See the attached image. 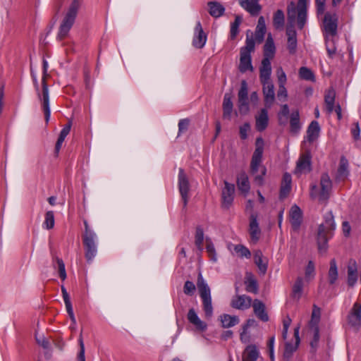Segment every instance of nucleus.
<instances>
[{
  "label": "nucleus",
  "mask_w": 361,
  "mask_h": 361,
  "mask_svg": "<svg viewBox=\"0 0 361 361\" xmlns=\"http://www.w3.org/2000/svg\"><path fill=\"white\" fill-rule=\"evenodd\" d=\"M336 225L331 211L324 216V222L318 227L317 243L319 252H326L328 248V241L334 235Z\"/></svg>",
  "instance_id": "1"
},
{
  "label": "nucleus",
  "mask_w": 361,
  "mask_h": 361,
  "mask_svg": "<svg viewBox=\"0 0 361 361\" xmlns=\"http://www.w3.org/2000/svg\"><path fill=\"white\" fill-rule=\"evenodd\" d=\"M255 149L252 154L250 171L255 176V182L262 185L263 183V176L266 174V168L261 166L262 154L264 151V140L262 137H257L255 142Z\"/></svg>",
  "instance_id": "2"
},
{
  "label": "nucleus",
  "mask_w": 361,
  "mask_h": 361,
  "mask_svg": "<svg viewBox=\"0 0 361 361\" xmlns=\"http://www.w3.org/2000/svg\"><path fill=\"white\" fill-rule=\"evenodd\" d=\"M85 230L82 233V243L85 257L88 262H92L97 253V236L90 228L87 220H83Z\"/></svg>",
  "instance_id": "3"
},
{
  "label": "nucleus",
  "mask_w": 361,
  "mask_h": 361,
  "mask_svg": "<svg viewBox=\"0 0 361 361\" xmlns=\"http://www.w3.org/2000/svg\"><path fill=\"white\" fill-rule=\"evenodd\" d=\"M80 7V1L73 0L60 24L57 35V39L59 40H63L68 36L75 23Z\"/></svg>",
  "instance_id": "4"
},
{
  "label": "nucleus",
  "mask_w": 361,
  "mask_h": 361,
  "mask_svg": "<svg viewBox=\"0 0 361 361\" xmlns=\"http://www.w3.org/2000/svg\"><path fill=\"white\" fill-rule=\"evenodd\" d=\"M307 0H298L297 6L291 1L287 8L288 20L294 23L297 20L298 27L302 30L307 21Z\"/></svg>",
  "instance_id": "5"
},
{
  "label": "nucleus",
  "mask_w": 361,
  "mask_h": 361,
  "mask_svg": "<svg viewBox=\"0 0 361 361\" xmlns=\"http://www.w3.org/2000/svg\"><path fill=\"white\" fill-rule=\"evenodd\" d=\"M197 286L202 301V309L204 312L205 317L210 318L213 315L211 290L201 273H199L197 276Z\"/></svg>",
  "instance_id": "6"
},
{
  "label": "nucleus",
  "mask_w": 361,
  "mask_h": 361,
  "mask_svg": "<svg viewBox=\"0 0 361 361\" xmlns=\"http://www.w3.org/2000/svg\"><path fill=\"white\" fill-rule=\"evenodd\" d=\"M271 71H259V79L262 85V92L265 106L270 108L275 100L274 86L271 81Z\"/></svg>",
  "instance_id": "7"
},
{
  "label": "nucleus",
  "mask_w": 361,
  "mask_h": 361,
  "mask_svg": "<svg viewBox=\"0 0 361 361\" xmlns=\"http://www.w3.org/2000/svg\"><path fill=\"white\" fill-rule=\"evenodd\" d=\"M255 45V39L247 37L245 46L240 49L239 70L242 73L253 70L250 54L254 51Z\"/></svg>",
  "instance_id": "8"
},
{
  "label": "nucleus",
  "mask_w": 361,
  "mask_h": 361,
  "mask_svg": "<svg viewBox=\"0 0 361 361\" xmlns=\"http://www.w3.org/2000/svg\"><path fill=\"white\" fill-rule=\"evenodd\" d=\"M276 52V47L274 39L269 34L264 46V58L262 61L259 71H271V60L274 58Z\"/></svg>",
  "instance_id": "9"
},
{
  "label": "nucleus",
  "mask_w": 361,
  "mask_h": 361,
  "mask_svg": "<svg viewBox=\"0 0 361 361\" xmlns=\"http://www.w3.org/2000/svg\"><path fill=\"white\" fill-rule=\"evenodd\" d=\"M48 68V63L43 60V77L42 79V92H43V111L44 114L45 121L47 123L50 118L51 111L49 106V96L48 85L46 82V75Z\"/></svg>",
  "instance_id": "10"
},
{
  "label": "nucleus",
  "mask_w": 361,
  "mask_h": 361,
  "mask_svg": "<svg viewBox=\"0 0 361 361\" xmlns=\"http://www.w3.org/2000/svg\"><path fill=\"white\" fill-rule=\"evenodd\" d=\"M238 109L241 115H245L250 111L248 87L245 80H242L240 88L238 93Z\"/></svg>",
  "instance_id": "11"
},
{
  "label": "nucleus",
  "mask_w": 361,
  "mask_h": 361,
  "mask_svg": "<svg viewBox=\"0 0 361 361\" xmlns=\"http://www.w3.org/2000/svg\"><path fill=\"white\" fill-rule=\"evenodd\" d=\"M338 18L336 14L326 13L324 18V37H334L337 34Z\"/></svg>",
  "instance_id": "12"
},
{
  "label": "nucleus",
  "mask_w": 361,
  "mask_h": 361,
  "mask_svg": "<svg viewBox=\"0 0 361 361\" xmlns=\"http://www.w3.org/2000/svg\"><path fill=\"white\" fill-rule=\"evenodd\" d=\"M347 321L351 327L358 329L361 326V303L355 302L350 309Z\"/></svg>",
  "instance_id": "13"
},
{
  "label": "nucleus",
  "mask_w": 361,
  "mask_h": 361,
  "mask_svg": "<svg viewBox=\"0 0 361 361\" xmlns=\"http://www.w3.org/2000/svg\"><path fill=\"white\" fill-rule=\"evenodd\" d=\"M178 188L183 202V207H185L188 202V192L190 190V185L188 179L183 169H179Z\"/></svg>",
  "instance_id": "14"
},
{
  "label": "nucleus",
  "mask_w": 361,
  "mask_h": 361,
  "mask_svg": "<svg viewBox=\"0 0 361 361\" xmlns=\"http://www.w3.org/2000/svg\"><path fill=\"white\" fill-rule=\"evenodd\" d=\"M235 185L224 181V188L221 192V204L224 208L228 209L233 204L234 199Z\"/></svg>",
  "instance_id": "15"
},
{
  "label": "nucleus",
  "mask_w": 361,
  "mask_h": 361,
  "mask_svg": "<svg viewBox=\"0 0 361 361\" xmlns=\"http://www.w3.org/2000/svg\"><path fill=\"white\" fill-rule=\"evenodd\" d=\"M321 190L318 195L319 201H327L332 188V183L328 173H322L320 179Z\"/></svg>",
  "instance_id": "16"
},
{
  "label": "nucleus",
  "mask_w": 361,
  "mask_h": 361,
  "mask_svg": "<svg viewBox=\"0 0 361 361\" xmlns=\"http://www.w3.org/2000/svg\"><path fill=\"white\" fill-rule=\"evenodd\" d=\"M207 38V35L202 29L201 23L200 21L197 22L194 31L192 45L197 49H202L205 45Z\"/></svg>",
  "instance_id": "17"
},
{
  "label": "nucleus",
  "mask_w": 361,
  "mask_h": 361,
  "mask_svg": "<svg viewBox=\"0 0 361 361\" xmlns=\"http://www.w3.org/2000/svg\"><path fill=\"white\" fill-rule=\"evenodd\" d=\"M299 331L300 326H297L294 329V337L295 339V344H292L289 342H287L285 345V350L283 352V359L286 361H290V358L293 353L297 350L299 343L300 342V336H299Z\"/></svg>",
  "instance_id": "18"
},
{
  "label": "nucleus",
  "mask_w": 361,
  "mask_h": 361,
  "mask_svg": "<svg viewBox=\"0 0 361 361\" xmlns=\"http://www.w3.org/2000/svg\"><path fill=\"white\" fill-rule=\"evenodd\" d=\"M252 305V298L250 296L242 295L234 296L231 300V306L235 309L244 310Z\"/></svg>",
  "instance_id": "19"
},
{
  "label": "nucleus",
  "mask_w": 361,
  "mask_h": 361,
  "mask_svg": "<svg viewBox=\"0 0 361 361\" xmlns=\"http://www.w3.org/2000/svg\"><path fill=\"white\" fill-rule=\"evenodd\" d=\"M311 171V156L310 153H305L302 154L296 165V173H308Z\"/></svg>",
  "instance_id": "20"
},
{
  "label": "nucleus",
  "mask_w": 361,
  "mask_h": 361,
  "mask_svg": "<svg viewBox=\"0 0 361 361\" xmlns=\"http://www.w3.org/2000/svg\"><path fill=\"white\" fill-rule=\"evenodd\" d=\"M251 306H252L254 313L259 319L264 322L269 321V315L266 311L265 305L263 302L258 299H255Z\"/></svg>",
  "instance_id": "21"
},
{
  "label": "nucleus",
  "mask_w": 361,
  "mask_h": 361,
  "mask_svg": "<svg viewBox=\"0 0 361 361\" xmlns=\"http://www.w3.org/2000/svg\"><path fill=\"white\" fill-rule=\"evenodd\" d=\"M290 222L294 231H298L302 222V211L297 205H293L290 210Z\"/></svg>",
  "instance_id": "22"
},
{
  "label": "nucleus",
  "mask_w": 361,
  "mask_h": 361,
  "mask_svg": "<svg viewBox=\"0 0 361 361\" xmlns=\"http://www.w3.org/2000/svg\"><path fill=\"white\" fill-rule=\"evenodd\" d=\"M347 283L350 287H353L357 281V264L355 259H350L347 267Z\"/></svg>",
  "instance_id": "23"
},
{
  "label": "nucleus",
  "mask_w": 361,
  "mask_h": 361,
  "mask_svg": "<svg viewBox=\"0 0 361 361\" xmlns=\"http://www.w3.org/2000/svg\"><path fill=\"white\" fill-rule=\"evenodd\" d=\"M240 6L252 16H257L262 7L259 0H239Z\"/></svg>",
  "instance_id": "24"
},
{
  "label": "nucleus",
  "mask_w": 361,
  "mask_h": 361,
  "mask_svg": "<svg viewBox=\"0 0 361 361\" xmlns=\"http://www.w3.org/2000/svg\"><path fill=\"white\" fill-rule=\"evenodd\" d=\"M255 128L259 132L264 130L269 123L268 111L266 109H262L255 116Z\"/></svg>",
  "instance_id": "25"
},
{
  "label": "nucleus",
  "mask_w": 361,
  "mask_h": 361,
  "mask_svg": "<svg viewBox=\"0 0 361 361\" xmlns=\"http://www.w3.org/2000/svg\"><path fill=\"white\" fill-rule=\"evenodd\" d=\"M287 48L290 54H295L297 49V34L293 27H288L286 29Z\"/></svg>",
  "instance_id": "26"
},
{
  "label": "nucleus",
  "mask_w": 361,
  "mask_h": 361,
  "mask_svg": "<svg viewBox=\"0 0 361 361\" xmlns=\"http://www.w3.org/2000/svg\"><path fill=\"white\" fill-rule=\"evenodd\" d=\"M250 235L251 240L256 243L260 237L261 230L259 226L257 216L252 214L250 220Z\"/></svg>",
  "instance_id": "27"
},
{
  "label": "nucleus",
  "mask_w": 361,
  "mask_h": 361,
  "mask_svg": "<svg viewBox=\"0 0 361 361\" xmlns=\"http://www.w3.org/2000/svg\"><path fill=\"white\" fill-rule=\"evenodd\" d=\"M237 185L240 191L244 194L248 193L250 189L248 176L245 171H241L237 176Z\"/></svg>",
  "instance_id": "28"
},
{
  "label": "nucleus",
  "mask_w": 361,
  "mask_h": 361,
  "mask_svg": "<svg viewBox=\"0 0 361 361\" xmlns=\"http://www.w3.org/2000/svg\"><path fill=\"white\" fill-rule=\"evenodd\" d=\"M259 351L255 345H249L245 349L242 361H257Z\"/></svg>",
  "instance_id": "29"
},
{
  "label": "nucleus",
  "mask_w": 361,
  "mask_h": 361,
  "mask_svg": "<svg viewBox=\"0 0 361 361\" xmlns=\"http://www.w3.org/2000/svg\"><path fill=\"white\" fill-rule=\"evenodd\" d=\"M188 319L190 323L193 324L197 329L204 331L207 329V324L202 322L193 308L189 310L188 312Z\"/></svg>",
  "instance_id": "30"
},
{
  "label": "nucleus",
  "mask_w": 361,
  "mask_h": 361,
  "mask_svg": "<svg viewBox=\"0 0 361 361\" xmlns=\"http://www.w3.org/2000/svg\"><path fill=\"white\" fill-rule=\"evenodd\" d=\"M320 132V127L319 123L316 121H313L309 125L307 130V140L310 142H313L315 141L319 135Z\"/></svg>",
  "instance_id": "31"
},
{
  "label": "nucleus",
  "mask_w": 361,
  "mask_h": 361,
  "mask_svg": "<svg viewBox=\"0 0 361 361\" xmlns=\"http://www.w3.org/2000/svg\"><path fill=\"white\" fill-rule=\"evenodd\" d=\"M348 161L345 157H341L339 166L337 171L336 179L338 180H345L348 176Z\"/></svg>",
  "instance_id": "32"
},
{
  "label": "nucleus",
  "mask_w": 361,
  "mask_h": 361,
  "mask_svg": "<svg viewBox=\"0 0 361 361\" xmlns=\"http://www.w3.org/2000/svg\"><path fill=\"white\" fill-rule=\"evenodd\" d=\"M219 320L221 323L223 328H231L240 322L239 317L238 316H231L228 314H223L220 315Z\"/></svg>",
  "instance_id": "33"
},
{
  "label": "nucleus",
  "mask_w": 361,
  "mask_h": 361,
  "mask_svg": "<svg viewBox=\"0 0 361 361\" xmlns=\"http://www.w3.org/2000/svg\"><path fill=\"white\" fill-rule=\"evenodd\" d=\"M266 33L265 20L263 16H260L258 19L257 25L255 30V39L258 43L262 42L264 35Z\"/></svg>",
  "instance_id": "34"
},
{
  "label": "nucleus",
  "mask_w": 361,
  "mask_h": 361,
  "mask_svg": "<svg viewBox=\"0 0 361 361\" xmlns=\"http://www.w3.org/2000/svg\"><path fill=\"white\" fill-rule=\"evenodd\" d=\"M233 104L229 94H225L223 101V117L231 119Z\"/></svg>",
  "instance_id": "35"
},
{
  "label": "nucleus",
  "mask_w": 361,
  "mask_h": 361,
  "mask_svg": "<svg viewBox=\"0 0 361 361\" xmlns=\"http://www.w3.org/2000/svg\"><path fill=\"white\" fill-rule=\"evenodd\" d=\"M208 6L209 8V14L214 18H218L221 16L224 11V7L217 1H210L208 3Z\"/></svg>",
  "instance_id": "36"
},
{
  "label": "nucleus",
  "mask_w": 361,
  "mask_h": 361,
  "mask_svg": "<svg viewBox=\"0 0 361 361\" xmlns=\"http://www.w3.org/2000/svg\"><path fill=\"white\" fill-rule=\"evenodd\" d=\"M336 93L334 89H329L325 94L324 102L326 104V109L328 114L333 112L334 109Z\"/></svg>",
  "instance_id": "37"
},
{
  "label": "nucleus",
  "mask_w": 361,
  "mask_h": 361,
  "mask_svg": "<svg viewBox=\"0 0 361 361\" xmlns=\"http://www.w3.org/2000/svg\"><path fill=\"white\" fill-rule=\"evenodd\" d=\"M329 265L330 267L328 271L329 282L331 285H333L336 283L338 276V267L336 259H332L330 261Z\"/></svg>",
  "instance_id": "38"
},
{
  "label": "nucleus",
  "mask_w": 361,
  "mask_h": 361,
  "mask_svg": "<svg viewBox=\"0 0 361 361\" xmlns=\"http://www.w3.org/2000/svg\"><path fill=\"white\" fill-rule=\"evenodd\" d=\"M290 131L293 133H298L300 130V116L298 111L292 112L290 120Z\"/></svg>",
  "instance_id": "39"
},
{
  "label": "nucleus",
  "mask_w": 361,
  "mask_h": 361,
  "mask_svg": "<svg viewBox=\"0 0 361 361\" xmlns=\"http://www.w3.org/2000/svg\"><path fill=\"white\" fill-rule=\"evenodd\" d=\"M254 261L259 271L265 274L267 269V263L263 260V255L260 250H257L254 254Z\"/></svg>",
  "instance_id": "40"
},
{
  "label": "nucleus",
  "mask_w": 361,
  "mask_h": 361,
  "mask_svg": "<svg viewBox=\"0 0 361 361\" xmlns=\"http://www.w3.org/2000/svg\"><path fill=\"white\" fill-rule=\"evenodd\" d=\"M303 279L302 277H298L293 286L292 296L293 298L299 300L302 293Z\"/></svg>",
  "instance_id": "41"
},
{
  "label": "nucleus",
  "mask_w": 361,
  "mask_h": 361,
  "mask_svg": "<svg viewBox=\"0 0 361 361\" xmlns=\"http://www.w3.org/2000/svg\"><path fill=\"white\" fill-rule=\"evenodd\" d=\"M246 290L250 293H257L258 284L252 274L247 275L245 281Z\"/></svg>",
  "instance_id": "42"
},
{
  "label": "nucleus",
  "mask_w": 361,
  "mask_h": 361,
  "mask_svg": "<svg viewBox=\"0 0 361 361\" xmlns=\"http://www.w3.org/2000/svg\"><path fill=\"white\" fill-rule=\"evenodd\" d=\"M285 21V16L282 10H277L273 17V25L276 29H281L283 27Z\"/></svg>",
  "instance_id": "43"
},
{
  "label": "nucleus",
  "mask_w": 361,
  "mask_h": 361,
  "mask_svg": "<svg viewBox=\"0 0 361 361\" xmlns=\"http://www.w3.org/2000/svg\"><path fill=\"white\" fill-rule=\"evenodd\" d=\"M326 49L329 57L332 58L336 52V47L335 46V41L334 37L325 36Z\"/></svg>",
  "instance_id": "44"
},
{
  "label": "nucleus",
  "mask_w": 361,
  "mask_h": 361,
  "mask_svg": "<svg viewBox=\"0 0 361 361\" xmlns=\"http://www.w3.org/2000/svg\"><path fill=\"white\" fill-rule=\"evenodd\" d=\"M299 75L300 78L308 80V81H314L315 78L313 72L307 67H301L299 70Z\"/></svg>",
  "instance_id": "45"
},
{
  "label": "nucleus",
  "mask_w": 361,
  "mask_h": 361,
  "mask_svg": "<svg viewBox=\"0 0 361 361\" xmlns=\"http://www.w3.org/2000/svg\"><path fill=\"white\" fill-rule=\"evenodd\" d=\"M305 276L307 281L312 280L315 276V266L312 261H309L305 270Z\"/></svg>",
  "instance_id": "46"
},
{
  "label": "nucleus",
  "mask_w": 361,
  "mask_h": 361,
  "mask_svg": "<svg viewBox=\"0 0 361 361\" xmlns=\"http://www.w3.org/2000/svg\"><path fill=\"white\" fill-rule=\"evenodd\" d=\"M203 241H204L203 228L200 226H198L196 228L195 243L197 247L200 250H202Z\"/></svg>",
  "instance_id": "47"
},
{
  "label": "nucleus",
  "mask_w": 361,
  "mask_h": 361,
  "mask_svg": "<svg viewBox=\"0 0 361 361\" xmlns=\"http://www.w3.org/2000/svg\"><path fill=\"white\" fill-rule=\"evenodd\" d=\"M242 22V18L239 16H235L234 22H233L231 25V38L235 39L238 33V28L240 26V24Z\"/></svg>",
  "instance_id": "48"
},
{
  "label": "nucleus",
  "mask_w": 361,
  "mask_h": 361,
  "mask_svg": "<svg viewBox=\"0 0 361 361\" xmlns=\"http://www.w3.org/2000/svg\"><path fill=\"white\" fill-rule=\"evenodd\" d=\"M54 260L56 261L58 269H59V277L61 279V280L64 281L66 279V272L65 269V264L63 262V260L61 258H59L57 257L54 258ZM54 261H53V264H54Z\"/></svg>",
  "instance_id": "49"
},
{
  "label": "nucleus",
  "mask_w": 361,
  "mask_h": 361,
  "mask_svg": "<svg viewBox=\"0 0 361 361\" xmlns=\"http://www.w3.org/2000/svg\"><path fill=\"white\" fill-rule=\"evenodd\" d=\"M234 250L240 257L250 258L251 256L250 250L243 245H235Z\"/></svg>",
  "instance_id": "50"
},
{
  "label": "nucleus",
  "mask_w": 361,
  "mask_h": 361,
  "mask_svg": "<svg viewBox=\"0 0 361 361\" xmlns=\"http://www.w3.org/2000/svg\"><path fill=\"white\" fill-rule=\"evenodd\" d=\"M44 226L47 229H51L54 226V215L52 211H49L45 214Z\"/></svg>",
  "instance_id": "51"
},
{
  "label": "nucleus",
  "mask_w": 361,
  "mask_h": 361,
  "mask_svg": "<svg viewBox=\"0 0 361 361\" xmlns=\"http://www.w3.org/2000/svg\"><path fill=\"white\" fill-rule=\"evenodd\" d=\"M196 287L193 282L186 281L183 286V293L187 295H192L195 291Z\"/></svg>",
  "instance_id": "52"
},
{
  "label": "nucleus",
  "mask_w": 361,
  "mask_h": 361,
  "mask_svg": "<svg viewBox=\"0 0 361 361\" xmlns=\"http://www.w3.org/2000/svg\"><path fill=\"white\" fill-rule=\"evenodd\" d=\"M79 345H80V351L78 354V361H85V345L83 343V339L82 336V332L80 334V337L78 339Z\"/></svg>",
  "instance_id": "53"
},
{
  "label": "nucleus",
  "mask_w": 361,
  "mask_h": 361,
  "mask_svg": "<svg viewBox=\"0 0 361 361\" xmlns=\"http://www.w3.org/2000/svg\"><path fill=\"white\" fill-rule=\"evenodd\" d=\"M206 250L210 259L212 262H216L217 261V257L214 245L212 243H207Z\"/></svg>",
  "instance_id": "54"
},
{
  "label": "nucleus",
  "mask_w": 361,
  "mask_h": 361,
  "mask_svg": "<svg viewBox=\"0 0 361 361\" xmlns=\"http://www.w3.org/2000/svg\"><path fill=\"white\" fill-rule=\"evenodd\" d=\"M190 120L188 118L180 119L178 122V135L185 132L188 129Z\"/></svg>",
  "instance_id": "55"
},
{
  "label": "nucleus",
  "mask_w": 361,
  "mask_h": 361,
  "mask_svg": "<svg viewBox=\"0 0 361 361\" xmlns=\"http://www.w3.org/2000/svg\"><path fill=\"white\" fill-rule=\"evenodd\" d=\"M277 97L279 100L284 102L287 99L288 92L285 85H279V90L277 92Z\"/></svg>",
  "instance_id": "56"
},
{
  "label": "nucleus",
  "mask_w": 361,
  "mask_h": 361,
  "mask_svg": "<svg viewBox=\"0 0 361 361\" xmlns=\"http://www.w3.org/2000/svg\"><path fill=\"white\" fill-rule=\"evenodd\" d=\"M256 324V321L254 319H249L247 320L246 323L243 326V332L240 334V339L243 340L244 334H246L248 328L253 326Z\"/></svg>",
  "instance_id": "57"
},
{
  "label": "nucleus",
  "mask_w": 361,
  "mask_h": 361,
  "mask_svg": "<svg viewBox=\"0 0 361 361\" xmlns=\"http://www.w3.org/2000/svg\"><path fill=\"white\" fill-rule=\"evenodd\" d=\"M276 73H277V77H278L279 85H285L287 78H286V75L285 72L283 71L282 68H279L277 70Z\"/></svg>",
  "instance_id": "58"
},
{
  "label": "nucleus",
  "mask_w": 361,
  "mask_h": 361,
  "mask_svg": "<svg viewBox=\"0 0 361 361\" xmlns=\"http://www.w3.org/2000/svg\"><path fill=\"white\" fill-rule=\"evenodd\" d=\"M250 129V126L248 123H245L240 127V136L241 139L245 140L247 137V132Z\"/></svg>",
  "instance_id": "59"
},
{
  "label": "nucleus",
  "mask_w": 361,
  "mask_h": 361,
  "mask_svg": "<svg viewBox=\"0 0 361 361\" xmlns=\"http://www.w3.org/2000/svg\"><path fill=\"white\" fill-rule=\"evenodd\" d=\"M36 341L37 343L41 345L44 349H48L49 347V342L44 336H38L36 335Z\"/></svg>",
  "instance_id": "60"
},
{
  "label": "nucleus",
  "mask_w": 361,
  "mask_h": 361,
  "mask_svg": "<svg viewBox=\"0 0 361 361\" xmlns=\"http://www.w3.org/2000/svg\"><path fill=\"white\" fill-rule=\"evenodd\" d=\"M320 318V309L315 305L313 306V310L312 313V322L317 324Z\"/></svg>",
  "instance_id": "61"
},
{
  "label": "nucleus",
  "mask_w": 361,
  "mask_h": 361,
  "mask_svg": "<svg viewBox=\"0 0 361 361\" xmlns=\"http://www.w3.org/2000/svg\"><path fill=\"white\" fill-rule=\"evenodd\" d=\"M291 190V185H282L280 190V198L283 199L287 197Z\"/></svg>",
  "instance_id": "62"
},
{
  "label": "nucleus",
  "mask_w": 361,
  "mask_h": 361,
  "mask_svg": "<svg viewBox=\"0 0 361 361\" xmlns=\"http://www.w3.org/2000/svg\"><path fill=\"white\" fill-rule=\"evenodd\" d=\"M342 231H343V235L345 237H348L350 235L351 227H350L348 221H345L342 223Z\"/></svg>",
  "instance_id": "63"
},
{
  "label": "nucleus",
  "mask_w": 361,
  "mask_h": 361,
  "mask_svg": "<svg viewBox=\"0 0 361 361\" xmlns=\"http://www.w3.org/2000/svg\"><path fill=\"white\" fill-rule=\"evenodd\" d=\"M71 128V122L69 121L61 130L59 135L66 138L70 133Z\"/></svg>",
  "instance_id": "64"
}]
</instances>
